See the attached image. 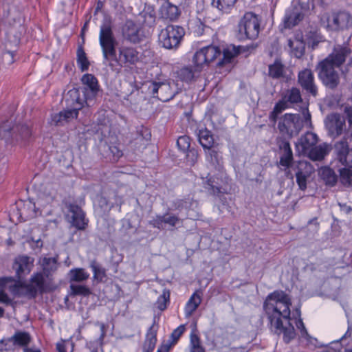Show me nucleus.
<instances>
[{
  "label": "nucleus",
  "instance_id": "obj_20",
  "mask_svg": "<svg viewBox=\"0 0 352 352\" xmlns=\"http://www.w3.org/2000/svg\"><path fill=\"white\" fill-rule=\"evenodd\" d=\"M298 81L299 85L307 92L313 96L317 94V87L314 82V76L312 72L309 69H305L298 73Z\"/></svg>",
  "mask_w": 352,
  "mask_h": 352
},
{
  "label": "nucleus",
  "instance_id": "obj_3",
  "mask_svg": "<svg viewBox=\"0 0 352 352\" xmlns=\"http://www.w3.org/2000/svg\"><path fill=\"white\" fill-rule=\"evenodd\" d=\"M0 285L3 286L14 296L25 297L29 299L35 298L38 293L48 290L45 276L43 273L37 272L32 275L29 283L14 282L11 278H0Z\"/></svg>",
  "mask_w": 352,
  "mask_h": 352
},
{
  "label": "nucleus",
  "instance_id": "obj_63",
  "mask_svg": "<svg viewBox=\"0 0 352 352\" xmlns=\"http://www.w3.org/2000/svg\"><path fill=\"white\" fill-rule=\"evenodd\" d=\"M278 114H279V113H278L274 109H273V111L270 114V120L274 122H275L276 121V119H277V117H278Z\"/></svg>",
  "mask_w": 352,
  "mask_h": 352
},
{
  "label": "nucleus",
  "instance_id": "obj_44",
  "mask_svg": "<svg viewBox=\"0 0 352 352\" xmlns=\"http://www.w3.org/2000/svg\"><path fill=\"white\" fill-rule=\"evenodd\" d=\"M295 314L299 318L296 321V325L297 329L300 331V336L303 338H305L307 340L309 341L310 339L311 338V337L309 335V333L304 325V323H303L302 319L300 318V308L296 309Z\"/></svg>",
  "mask_w": 352,
  "mask_h": 352
},
{
  "label": "nucleus",
  "instance_id": "obj_8",
  "mask_svg": "<svg viewBox=\"0 0 352 352\" xmlns=\"http://www.w3.org/2000/svg\"><path fill=\"white\" fill-rule=\"evenodd\" d=\"M261 20L252 13L247 12L241 19L239 25V37L240 39H255L260 32Z\"/></svg>",
  "mask_w": 352,
  "mask_h": 352
},
{
  "label": "nucleus",
  "instance_id": "obj_26",
  "mask_svg": "<svg viewBox=\"0 0 352 352\" xmlns=\"http://www.w3.org/2000/svg\"><path fill=\"white\" fill-rule=\"evenodd\" d=\"M330 148L328 144H322L312 147L305 155L314 161L322 160L329 152Z\"/></svg>",
  "mask_w": 352,
  "mask_h": 352
},
{
  "label": "nucleus",
  "instance_id": "obj_40",
  "mask_svg": "<svg viewBox=\"0 0 352 352\" xmlns=\"http://www.w3.org/2000/svg\"><path fill=\"white\" fill-rule=\"evenodd\" d=\"M12 340L14 344L25 346L30 342L31 338L29 333L18 331L12 336Z\"/></svg>",
  "mask_w": 352,
  "mask_h": 352
},
{
  "label": "nucleus",
  "instance_id": "obj_18",
  "mask_svg": "<svg viewBox=\"0 0 352 352\" xmlns=\"http://www.w3.org/2000/svg\"><path fill=\"white\" fill-rule=\"evenodd\" d=\"M34 259L30 256L22 255L17 256L13 263L12 267L19 279L28 275L34 266Z\"/></svg>",
  "mask_w": 352,
  "mask_h": 352
},
{
  "label": "nucleus",
  "instance_id": "obj_35",
  "mask_svg": "<svg viewBox=\"0 0 352 352\" xmlns=\"http://www.w3.org/2000/svg\"><path fill=\"white\" fill-rule=\"evenodd\" d=\"M236 0H212V6L222 13H229Z\"/></svg>",
  "mask_w": 352,
  "mask_h": 352
},
{
  "label": "nucleus",
  "instance_id": "obj_49",
  "mask_svg": "<svg viewBox=\"0 0 352 352\" xmlns=\"http://www.w3.org/2000/svg\"><path fill=\"white\" fill-rule=\"evenodd\" d=\"M185 331L184 325L182 324L177 327L171 333L170 340L166 344H170L171 347L175 345Z\"/></svg>",
  "mask_w": 352,
  "mask_h": 352
},
{
  "label": "nucleus",
  "instance_id": "obj_27",
  "mask_svg": "<svg viewBox=\"0 0 352 352\" xmlns=\"http://www.w3.org/2000/svg\"><path fill=\"white\" fill-rule=\"evenodd\" d=\"M70 212L72 213V223L78 229H84L87 225L83 211L77 206H72Z\"/></svg>",
  "mask_w": 352,
  "mask_h": 352
},
{
  "label": "nucleus",
  "instance_id": "obj_23",
  "mask_svg": "<svg viewBox=\"0 0 352 352\" xmlns=\"http://www.w3.org/2000/svg\"><path fill=\"white\" fill-rule=\"evenodd\" d=\"M303 19V14L296 7L288 9L285 14L283 22L285 28H291Z\"/></svg>",
  "mask_w": 352,
  "mask_h": 352
},
{
  "label": "nucleus",
  "instance_id": "obj_7",
  "mask_svg": "<svg viewBox=\"0 0 352 352\" xmlns=\"http://www.w3.org/2000/svg\"><path fill=\"white\" fill-rule=\"evenodd\" d=\"M68 94L75 98L72 109H64L59 113L52 114L49 122L51 125L63 126L77 118L78 111L83 107V100L79 98L77 89L70 90Z\"/></svg>",
  "mask_w": 352,
  "mask_h": 352
},
{
  "label": "nucleus",
  "instance_id": "obj_10",
  "mask_svg": "<svg viewBox=\"0 0 352 352\" xmlns=\"http://www.w3.org/2000/svg\"><path fill=\"white\" fill-rule=\"evenodd\" d=\"M14 134L16 141H25L32 135V130L29 125L22 124L12 127V122L6 121L0 124V138L8 140Z\"/></svg>",
  "mask_w": 352,
  "mask_h": 352
},
{
  "label": "nucleus",
  "instance_id": "obj_47",
  "mask_svg": "<svg viewBox=\"0 0 352 352\" xmlns=\"http://www.w3.org/2000/svg\"><path fill=\"white\" fill-rule=\"evenodd\" d=\"M43 267L44 273L48 276L52 272L57 268V261L55 258H44L43 260Z\"/></svg>",
  "mask_w": 352,
  "mask_h": 352
},
{
  "label": "nucleus",
  "instance_id": "obj_42",
  "mask_svg": "<svg viewBox=\"0 0 352 352\" xmlns=\"http://www.w3.org/2000/svg\"><path fill=\"white\" fill-rule=\"evenodd\" d=\"M289 103H298L302 100L300 90L297 88H292L288 90L283 97Z\"/></svg>",
  "mask_w": 352,
  "mask_h": 352
},
{
  "label": "nucleus",
  "instance_id": "obj_46",
  "mask_svg": "<svg viewBox=\"0 0 352 352\" xmlns=\"http://www.w3.org/2000/svg\"><path fill=\"white\" fill-rule=\"evenodd\" d=\"M77 63L82 72L87 70L89 66L86 54L81 47H79L77 50Z\"/></svg>",
  "mask_w": 352,
  "mask_h": 352
},
{
  "label": "nucleus",
  "instance_id": "obj_48",
  "mask_svg": "<svg viewBox=\"0 0 352 352\" xmlns=\"http://www.w3.org/2000/svg\"><path fill=\"white\" fill-rule=\"evenodd\" d=\"M178 77L181 80L188 82L194 78L195 74L190 67H185L178 72Z\"/></svg>",
  "mask_w": 352,
  "mask_h": 352
},
{
  "label": "nucleus",
  "instance_id": "obj_1",
  "mask_svg": "<svg viewBox=\"0 0 352 352\" xmlns=\"http://www.w3.org/2000/svg\"><path fill=\"white\" fill-rule=\"evenodd\" d=\"M291 300L282 291L270 294L263 304L270 328L276 334H283L285 342H289L295 337V330L290 323Z\"/></svg>",
  "mask_w": 352,
  "mask_h": 352
},
{
  "label": "nucleus",
  "instance_id": "obj_60",
  "mask_svg": "<svg viewBox=\"0 0 352 352\" xmlns=\"http://www.w3.org/2000/svg\"><path fill=\"white\" fill-rule=\"evenodd\" d=\"M344 113L346 114L349 126L352 127V107H346L344 109Z\"/></svg>",
  "mask_w": 352,
  "mask_h": 352
},
{
  "label": "nucleus",
  "instance_id": "obj_15",
  "mask_svg": "<svg viewBox=\"0 0 352 352\" xmlns=\"http://www.w3.org/2000/svg\"><path fill=\"white\" fill-rule=\"evenodd\" d=\"M81 80L85 85L83 88L84 102L87 105L89 106L91 104L98 91V80L94 75L90 74L83 75Z\"/></svg>",
  "mask_w": 352,
  "mask_h": 352
},
{
  "label": "nucleus",
  "instance_id": "obj_59",
  "mask_svg": "<svg viewBox=\"0 0 352 352\" xmlns=\"http://www.w3.org/2000/svg\"><path fill=\"white\" fill-rule=\"evenodd\" d=\"M0 302L6 305H10L12 303V300L9 296L3 291H0Z\"/></svg>",
  "mask_w": 352,
  "mask_h": 352
},
{
  "label": "nucleus",
  "instance_id": "obj_64",
  "mask_svg": "<svg viewBox=\"0 0 352 352\" xmlns=\"http://www.w3.org/2000/svg\"><path fill=\"white\" fill-rule=\"evenodd\" d=\"M56 349L58 352H66L65 345L63 343H58L56 345Z\"/></svg>",
  "mask_w": 352,
  "mask_h": 352
},
{
  "label": "nucleus",
  "instance_id": "obj_28",
  "mask_svg": "<svg viewBox=\"0 0 352 352\" xmlns=\"http://www.w3.org/2000/svg\"><path fill=\"white\" fill-rule=\"evenodd\" d=\"M157 329L158 325L155 323V321L154 320L153 324L148 329L146 335L144 349L147 352H152L155 349L157 342Z\"/></svg>",
  "mask_w": 352,
  "mask_h": 352
},
{
  "label": "nucleus",
  "instance_id": "obj_25",
  "mask_svg": "<svg viewBox=\"0 0 352 352\" xmlns=\"http://www.w3.org/2000/svg\"><path fill=\"white\" fill-rule=\"evenodd\" d=\"M201 295L198 291L194 292L184 307V314L186 318H189L196 311L201 302Z\"/></svg>",
  "mask_w": 352,
  "mask_h": 352
},
{
  "label": "nucleus",
  "instance_id": "obj_57",
  "mask_svg": "<svg viewBox=\"0 0 352 352\" xmlns=\"http://www.w3.org/2000/svg\"><path fill=\"white\" fill-rule=\"evenodd\" d=\"M287 102L285 100L284 98L278 102L276 104L274 109L278 113H281L283 110L288 107Z\"/></svg>",
  "mask_w": 352,
  "mask_h": 352
},
{
  "label": "nucleus",
  "instance_id": "obj_17",
  "mask_svg": "<svg viewBox=\"0 0 352 352\" xmlns=\"http://www.w3.org/2000/svg\"><path fill=\"white\" fill-rule=\"evenodd\" d=\"M16 204L19 218L22 221H27L36 217L38 214H41V211H38L36 203L32 202L31 200H20Z\"/></svg>",
  "mask_w": 352,
  "mask_h": 352
},
{
  "label": "nucleus",
  "instance_id": "obj_36",
  "mask_svg": "<svg viewBox=\"0 0 352 352\" xmlns=\"http://www.w3.org/2000/svg\"><path fill=\"white\" fill-rule=\"evenodd\" d=\"M89 277V274L82 268L72 269L69 272L71 282H82Z\"/></svg>",
  "mask_w": 352,
  "mask_h": 352
},
{
  "label": "nucleus",
  "instance_id": "obj_55",
  "mask_svg": "<svg viewBox=\"0 0 352 352\" xmlns=\"http://www.w3.org/2000/svg\"><path fill=\"white\" fill-rule=\"evenodd\" d=\"M149 224L153 228H156L160 230L164 228V215H157L149 221Z\"/></svg>",
  "mask_w": 352,
  "mask_h": 352
},
{
  "label": "nucleus",
  "instance_id": "obj_62",
  "mask_svg": "<svg viewBox=\"0 0 352 352\" xmlns=\"http://www.w3.org/2000/svg\"><path fill=\"white\" fill-rule=\"evenodd\" d=\"M171 348L170 344H162L157 349V352H168Z\"/></svg>",
  "mask_w": 352,
  "mask_h": 352
},
{
  "label": "nucleus",
  "instance_id": "obj_53",
  "mask_svg": "<svg viewBox=\"0 0 352 352\" xmlns=\"http://www.w3.org/2000/svg\"><path fill=\"white\" fill-rule=\"evenodd\" d=\"M70 287L72 292L75 295L87 296L90 294L89 289L85 285L72 284Z\"/></svg>",
  "mask_w": 352,
  "mask_h": 352
},
{
  "label": "nucleus",
  "instance_id": "obj_16",
  "mask_svg": "<svg viewBox=\"0 0 352 352\" xmlns=\"http://www.w3.org/2000/svg\"><path fill=\"white\" fill-rule=\"evenodd\" d=\"M351 53V50L346 46H335L332 52L322 61L331 65L332 66L340 67L346 60L347 56Z\"/></svg>",
  "mask_w": 352,
  "mask_h": 352
},
{
  "label": "nucleus",
  "instance_id": "obj_54",
  "mask_svg": "<svg viewBox=\"0 0 352 352\" xmlns=\"http://www.w3.org/2000/svg\"><path fill=\"white\" fill-rule=\"evenodd\" d=\"M164 224H168L171 227L176 226L179 223L182 222L181 219L176 215L166 213L164 214Z\"/></svg>",
  "mask_w": 352,
  "mask_h": 352
},
{
  "label": "nucleus",
  "instance_id": "obj_21",
  "mask_svg": "<svg viewBox=\"0 0 352 352\" xmlns=\"http://www.w3.org/2000/svg\"><path fill=\"white\" fill-rule=\"evenodd\" d=\"M318 138L316 133L307 132L298 140L296 146L298 152L305 155L318 142Z\"/></svg>",
  "mask_w": 352,
  "mask_h": 352
},
{
  "label": "nucleus",
  "instance_id": "obj_19",
  "mask_svg": "<svg viewBox=\"0 0 352 352\" xmlns=\"http://www.w3.org/2000/svg\"><path fill=\"white\" fill-rule=\"evenodd\" d=\"M334 148L338 161L345 166L352 167V152L349 151L346 138L336 142Z\"/></svg>",
  "mask_w": 352,
  "mask_h": 352
},
{
  "label": "nucleus",
  "instance_id": "obj_52",
  "mask_svg": "<svg viewBox=\"0 0 352 352\" xmlns=\"http://www.w3.org/2000/svg\"><path fill=\"white\" fill-rule=\"evenodd\" d=\"M177 145L179 150L183 152L188 151L190 146V138L186 135L180 136L177 139Z\"/></svg>",
  "mask_w": 352,
  "mask_h": 352
},
{
  "label": "nucleus",
  "instance_id": "obj_56",
  "mask_svg": "<svg viewBox=\"0 0 352 352\" xmlns=\"http://www.w3.org/2000/svg\"><path fill=\"white\" fill-rule=\"evenodd\" d=\"M287 102L285 100L284 98L278 102L276 104L274 109L278 113H281L283 110L288 107Z\"/></svg>",
  "mask_w": 352,
  "mask_h": 352
},
{
  "label": "nucleus",
  "instance_id": "obj_22",
  "mask_svg": "<svg viewBox=\"0 0 352 352\" xmlns=\"http://www.w3.org/2000/svg\"><path fill=\"white\" fill-rule=\"evenodd\" d=\"M122 33L124 38L131 43H137L140 41V28L132 21H126Z\"/></svg>",
  "mask_w": 352,
  "mask_h": 352
},
{
  "label": "nucleus",
  "instance_id": "obj_41",
  "mask_svg": "<svg viewBox=\"0 0 352 352\" xmlns=\"http://www.w3.org/2000/svg\"><path fill=\"white\" fill-rule=\"evenodd\" d=\"M241 53V47L231 45L224 49L223 52V62L229 63L231 60Z\"/></svg>",
  "mask_w": 352,
  "mask_h": 352
},
{
  "label": "nucleus",
  "instance_id": "obj_45",
  "mask_svg": "<svg viewBox=\"0 0 352 352\" xmlns=\"http://www.w3.org/2000/svg\"><path fill=\"white\" fill-rule=\"evenodd\" d=\"M352 167L346 166L340 169L341 182L346 186H352Z\"/></svg>",
  "mask_w": 352,
  "mask_h": 352
},
{
  "label": "nucleus",
  "instance_id": "obj_13",
  "mask_svg": "<svg viewBox=\"0 0 352 352\" xmlns=\"http://www.w3.org/2000/svg\"><path fill=\"white\" fill-rule=\"evenodd\" d=\"M148 90L153 97L163 102L169 101L175 95V91L173 89L171 83L167 82H152L148 86Z\"/></svg>",
  "mask_w": 352,
  "mask_h": 352
},
{
  "label": "nucleus",
  "instance_id": "obj_14",
  "mask_svg": "<svg viewBox=\"0 0 352 352\" xmlns=\"http://www.w3.org/2000/svg\"><path fill=\"white\" fill-rule=\"evenodd\" d=\"M325 126L330 137L336 138L340 135L345 127V119L338 113L329 115L325 120Z\"/></svg>",
  "mask_w": 352,
  "mask_h": 352
},
{
  "label": "nucleus",
  "instance_id": "obj_32",
  "mask_svg": "<svg viewBox=\"0 0 352 352\" xmlns=\"http://www.w3.org/2000/svg\"><path fill=\"white\" fill-rule=\"evenodd\" d=\"M319 175L326 184L333 186L337 182V175L335 172L329 167H323L320 169Z\"/></svg>",
  "mask_w": 352,
  "mask_h": 352
},
{
  "label": "nucleus",
  "instance_id": "obj_39",
  "mask_svg": "<svg viewBox=\"0 0 352 352\" xmlns=\"http://www.w3.org/2000/svg\"><path fill=\"white\" fill-rule=\"evenodd\" d=\"M90 267L94 273V278L98 282H104L106 280L105 270L102 267L95 261H91Z\"/></svg>",
  "mask_w": 352,
  "mask_h": 352
},
{
  "label": "nucleus",
  "instance_id": "obj_11",
  "mask_svg": "<svg viewBox=\"0 0 352 352\" xmlns=\"http://www.w3.org/2000/svg\"><path fill=\"white\" fill-rule=\"evenodd\" d=\"M336 67L320 61L318 65V76L323 84L330 88H336L340 82L339 74L336 71Z\"/></svg>",
  "mask_w": 352,
  "mask_h": 352
},
{
  "label": "nucleus",
  "instance_id": "obj_12",
  "mask_svg": "<svg viewBox=\"0 0 352 352\" xmlns=\"http://www.w3.org/2000/svg\"><path fill=\"white\" fill-rule=\"evenodd\" d=\"M352 23V16L346 12L333 13L327 18L326 28L329 30L338 31L348 28Z\"/></svg>",
  "mask_w": 352,
  "mask_h": 352
},
{
  "label": "nucleus",
  "instance_id": "obj_9",
  "mask_svg": "<svg viewBox=\"0 0 352 352\" xmlns=\"http://www.w3.org/2000/svg\"><path fill=\"white\" fill-rule=\"evenodd\" d=\"M221 50L215 45H210L197 50L193 57L192 63L196 72H201L221 54Z\"/></svg>",
  "mask_w": 352,
  "mask_h": 352
},
{
  "label": "nucleus",
  "instance_id": "obj_30",
  "mask_svg": "<svg viewBox=\"0 0 352 352\" xmlns=\"http://www.w3.org/2000/svg\"><path fill=\"white\" fill-rule=\"evenodd\" d=\"M288 45L291 49L292 54L296 58H301L305 53V43L301 39H295L294 41L289 39Z\"/></svg>",
  "mask_w": 352,
  "mask_h": 352
},
{
  "label": "nucleus",
  "instance_id": "obj_37",
  "mask_svg": "<svg viewBox=\"0 0 352 352\" xmlns=\"http://www.w3.org/2000/svg\"><path fill=\"white\" fill-rule=\"evenodd\" d=\"M54 199V196L51 193H40L38 195L36 202H35L38 211H41V210L46 208L48 205H50L53 202Z\"/></svg>",
  "mask_w": 352,
  "mask_h": 352
},
{
  "label": "nucleus",
  "instance_id": "obj_2",
  "mask_svg": "<svg viewBox=\"0 0 352 352\" xmlns=\"http://www.w3.org/2000/svg\"><path fill=\"white\" fill-rule=\"evenodd\" d=\"M99 43L102 49L104 63L117 61L120 65H135L140 60L139 52L131 46L122 45L118 49V56H116L117 42L113 36L111 28L108 24L100 27Z\"/></svg>",
  "mask_w": 352,
  "mask_h": 352
},
{
  "label": "nucleus",
  "instance_id": "obj_24",
  "mask_svg": "<svg viewBox=\"0 0 352 352\" xmlns=\"http://www.w3.org/2000/svg\"><path fill=\"white\" fill-rule=\"evenodd\" d=\"M160 13L163 19L171 21L177 20L180 15L178 7L168 1L162 6Z\"/></svg>",
  "mask_w": 352,
  "mask_h": 352
},
{
  "label": "nucleus",
  "instance_id": "obj_6",
  "mask_svg": "<svg viewBox=\"0 0 352 352\" xmlns=\"http://www.w3.org/2000/svg\"><path fill=\"white\" fill-rule=\"evenodd\" d=\"M185 35V30L178 25H168L158 34L161 47L167 50H177Z\"/></svg>",
  "mask_w": 352,
  "mask_h": 352
},
{
  "label": "nucleus",
  "instance_id": "obj_33",
  "mask_svg": "<svg viewBox=\"0 0 352 352\" xmlns=\"http://www.w3.org/2000/svg\"><path fill=\"white\" fill-rule=\"evenodd\" d=\"M307 43L313 50L317 47L319 43L325 41L324 37L318 31H311L307 34Z\"/></svg>",
  "mask_w": 352,
  "mask_h": 352
},
{
  "label": "nucleus",
  "instance_id": "obj_38",
  "mask_svg": "<svg viewBox=\"0 0 352 352\" xmlns=\"http://www.w3.org/2000/svg\"><path fill=\"white\" fill-rule=\"evenodd\" d=\"M189 349L190 352H205L200 338L194 332L190 336Z\"/></svg>",
  "mask_w": 352,
  "mask_h": 352
},
{
  "label": "nucleus",
  "instance_id": "obj_50",
  "mask_svg": "<svg viewBox=\"0 0 352 352\" xmlns=\"http://www.w3.org/2000/svg\"><path fill=\"white\" fill-rule=\"evenodd\" d=\"M169 297V292L166 291H164L163 294L158 297L156 305L160 310L163 311L166 308Z\"/></svg>",
  "mask_w": 352,
  "mask_h": 352
},
{
  "label": "nucleus",
  "instance_id": "obj_43",
  "mask_svg": "<svg viewBox=\"0 0 352 352\" xmlns=\"http://www.w3.org/2000/svg\"><path fill=\"white\" fill-rule=\"evenodd\" d=\"M283 65L279 60H276L269 66V75L274 78H278L283 76Z\"/></svg>",
  "mask_w": 352,
  "mask_h": 352
},
{
  "label": "nucleus",
  "instance_id": "obj_31",
  "mask_svg": "<svg viewBox=\"0 0 352 352\" xmlns=\"http://www.w3.org/2000/svg\"><path fill=\"white\" fill-rule=\"evenodd\" d=\"M197 135L200 144L205 150L212 146L214 140L208 130L206 129H200Z\"/></svg>",
  "mask_w": 352,
  "mask_h": 352
},
{
  "label": "nucleus",
  "instance_id": "obj_34",
  "mask_svg": "<svg viewBox=\"0 0 352 352\" xmlns=\"http://www.w3.org/2000/svg\"><path fill=\"white\" fill-rule=\"evenodd\" d=\"M283 153L280 159V164L285 167H289L293 160V153L288 142L283 145Z\"/></svg>",
  "mask_w": 352,
  "mask_h": 352
},
{
  "label": "nucleus",
  "instance_id": "obj_5",
  "mask_svg": "<svg viewBox=\"0 0 352 352\" xmlns=\"http://www.w3.org/2000/svg\"><path fill=\"white\" fill-rule=\"evenodd\" d=\"M304 120L299 114L285 113L280 120L278 128L280 133L294 136L298 134L304 126H311V115L309 111L303 112Z\"/></svg>",
  "mask_w": 352,
  "mask_h": 352
},
{
  "label": "nucleus",
  "instance_id": "obj_4",
  "mask_svg": "<svg viewBox=\"0 0 352 352\" xmlns=\"http://www.w3.org/2000/svg\"><path fill=\"white\" fill-rule=\"evenodd\" d=\"M205 153L207 160L214 166L217 164L219 171V177H210L207 180L206 188L214 195L224 194L226 192V189L223 186L228 184V177L226 174L221 170V157L219 152L212 147L205 150Z\"/></svg>",
  "mask_w": 352,
  "mask_h": 352
},
{
  "label": "nucleus",
  "instance_id": "obj_29",
  "mask_svg": "<svg viewBox=\"0 0 352 352\" xmlns=\"http://www.w3.org/2000/svg\"><path fill=\"white\" fill-rule=\"evenodd\" d=\"M300 166H305L307 168L305 172L299 170L296 174L297 184L300 189L304 190L307 188V179L310 175L311 167L309 164L302 162L300 164Z\"/></svg>",
  "mask_w": 352,
  "mask_h": 352
},
{
  "label": "nucleus",
  "instance_id": "obj_51",
  "mask_svg": "<svg viewBox=\"0 0 352 352\" xmlns=\"http://www.w3.org/2000/svg\"><path fill=\"white\" fill-rule=\"evenodd\" d=\"M190 28L197 36L202 35L204 32L205 25L200 19L193 20L190 23Z\"/></svg>",
  "mask_w": 352,
  "mask_h": 352
},
{
  "label": "nucleus",
  "instance_id": "obj_61",
  "mask_svg": "<svg viewBox=\"0 0 352 352\" xmlns=\"http://www.w3.org/2000/svg\"><path fill=\"white\" fill-rule=\"evenodd\" d=\"M187 157L191 159V164H193L197 158V152L195 150H190L187 154Z\"/></svg>",
  "mask_w": 352,
  "mask_h": 352
},
{
  "label": "nucleus",
  "instance_id": "obj_58",
  "mask_svg": "<svg viewBox=\"0 0 352 352\" xmlns=\"http://www.w3.org/2000/svg\"><path fill=\"white\" fill-rule=\"evenodd\" d=\"M109 150L115 160L119 159L122 155V152L116 146H110Z\"/></svg>",
  "mask_w": 352,
  "mask_h": 352
}]
</instances>
